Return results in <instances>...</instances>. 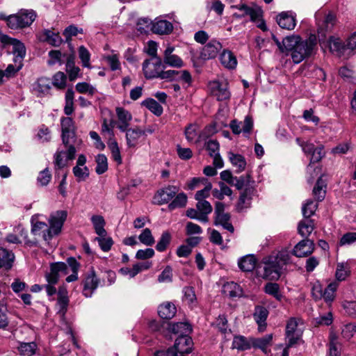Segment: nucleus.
Here are the masks:
<instances>
[{
	"mask_svg": "<svg viewBox=\"0 0 356 356\" xmlns=\"http://www.w3.org/2000/svg\"><path fill=\"white\" fill-rule=\"evenodd\" d=\"M316 44L315 35H311L305 40L299 35L286 36L284 41V47L287 49L286 54H290L293 62L298 64L312 56Z\"/></svg>",
	"mask_w": 356,
	"mask_h": 356,
	"instance_id": "f257e3e1",
	"label": "nucleus"
},
{
	"mask_svg": "<svg viewBox=\"0 0 356 356\" xmlns=\"http://www.w3.org/2000/svg\"><path fill=\"white\" fill-rule=\"evenodd\" d=\"M290 251L282 249L277 252H273L263 258L264 274L262 277L266 280H278L284 266L292 264Z\"/></svg>",
	"mask_w": 356,
	"mask_h": 356,
	"instance_id": "f03ea898",
	"label": "nucleus"
},
{
	"mask_svg": "<svg viewBox=\"0 0 356 356\" xmlns=\"http://www.w3.org/2000/svg\"><path fill=\"white\" fill-rule=\"evenodd\" d=\"M231 8L239 11V13H234L233 17L240 19L248 16L250 21L255 23L259 29L263 31L268 30L266 22L263 18L264 11L261 7L255 4L250 6L241 3L232 6Z\"/></svg>",
	"mask_w": 356,
	"mask_h": 356,
	"instance_id": "7ed1b4c3",
	"label": "nucleus"
},
{
	"mask_svg": "<svg viewBox=\"0 0 356 356\" xmlns=\"http://www.w3.org/2000/svg\"><path fill=\"white\" fill-rule=\"evenodd\" d=\"M37 17L33 10L22 9L15 15L6 17L0 15V19L6 21L9 28L18 29L28 27L32 24Z\"/></svg>",
	"mask_w": 356,
	"mask_h": 356,
	"instance_id": "20e7f679",
	"label": "nucleus"
},
{
	"mask_svg": "<svg viewBox=\"0 0 356 356\" xmlns=\"http://www.w3.org/2000/svg\"><path fill=\"white\" fill-rule=\"evenodd\" d=\"M193 342L188 334L179 335L175 340L173 347L167 350H158L154 356H185L192 351Z\"/></svg>",
	"mask_w": 356,
	"mask_h": 356,
	"instance_id": "39448f33",
	"label": "nucleus"
},
{
	"mask_svg": "<svg viewBox=\"0 0 356 356\" xmlns=\"http://www.w3.org/2000/svg\"><path fill=\"white\" fill-rule=\"evenodd\" d=\"M81 143V141L74 140H69V143H63L65 149H58L54 156L56 168H63L67 165L68 161L73 160L76 152V147Z\"/></svg>",
	"mask_w": 356,
	"mask_h": 356,
	"instance_id": "423d86ee",
	"label": "nucleus"
},
{
	"mask_svg": "<svg viewBox=\"0 0 356 356\" xmlns=\"http://www.w3.org/2000/svg\"><path fill=\"white\" fill-rule=\"evenodd\" d=\"M31 232L35 236H41L45 241H50L58 235L62 229L63 224H32Z\"/></svg>",
	"mask_w": 356,
	"mask_h": 356,
	"instance_id": "0eeeda50",
	"label": "nucleus"
},
{
	"mask_svg": "<svg viewBox=\"0 0 356 356\" xmlns=\"http://www.w3.org/2000/svg\"><path fill=\"white\" fill-rule=\"evenodd\" d=\"M164 69L165 65L160 57L146 59L143 63V71L145 78L147 79L159 78L161 70Z\"/></svg>",
	"mask_w": 356,
	"mask_h": 356,
	"instance_id": "6e6552de",
	"label": "nucleus"
},
{
	"mask_svg": "<svg viewBox=\"0 0 356 356\" xmlns=\"http://www.w3.org/2000/svg\"><path fill=\"white\" fill-rule=\"evenodd\" d=\"M208 88L211 95L218 101L228 100L231 93L229 90L228 83L225 80L216 79L209 82Z\"/></svg>",
	"mask_w": 356,
	"mask_h": 356,
	"instance_id": "1a4fd4ad",
	"label": "nucleus"
},
{
	"mask_svg": "<svg viewBox=\"0 0 356 356\" xmlns=\"http://www.w3.org/2000/svg\"><path fill=\"white\" fill-rule=\"evenodd\" d=\"M322 12L318 11L316 13L315 19L318 26V34L322 37H325L326 33L331 31L335 25L336 17L333 13H329L325 15L324 19L322 22H321L320 19L322 18Z\"/></svg>",
	"mask_w": 356,
	"mask_h": 356,
	"instance_id": "9d476101",
	"label": "nucleus"
},
{
	"mask_svg": "<svg viewBox=\"0 0 356 356\" xmlns=\"http://www.w3.org/2000/svg\"><path fill=\"white\" fill-rule=\"evenodd\" d=\"M314 250L315 244L314 240L303 238L293 247L290 254L299 258L307 257L311 255Z\"/></svg>",
	"mask_w": 356,
	"mask_h": 356,
	"instance_id": "9b49d317",
	"label": "nucleus"
},
{
	"mask_svg": "<svg viewBox=\"0 0 356 356\" xmlns=\"http://www.w3.org/2000/svg\"><path fill=\"white\" fill-rule=\"evenodd\" d=\"M67 273V264L64 262H56L51 264L50 272L45 275V278L48 283L56 284L60 276Z\"/></svg>",
	"mask_w": 356,
	"mask_h": 356,
	"instance_id": "f8f14e48",
	"label": "nucleus"
},
{
	"mask_svg": "<svg viewBox=\"0 0 356 356\" xmlns=\"http://www.w3.org/2000/svg\"><path fill=\"white\" fill-rule=\"evenodd\" d=\"M229 127L233 134L236 135L243 133L245 136H248L253 128L252 118L250 116L247 115L243 122H238L236 120H233L230 122Z\"/></svg>",
	"mask_w": 356,
	"mask_h": 356,
	"instance_id": "ddd939ff",
	"label": "nucleus"
},
{
	"mask_svg": "<svg viewBox=\"0 0 356 356\" xmlns=\"http://www.w3.org/2000/svg\"><path fill=\"white\" fill-rule=\"evenodd\" d=\"M62 141L69 143V140L81 141L75 134L74 122L71 118L66 117L61 119Z\"/></svg>",
	"mask_w": 356,
	"mask_h": 356,
	"instance_id": "4468645a",
	"label": "nucleus"
},
{
	"mask_svg": "<svg viewBox=\"0 0 356 356\" xmlns=\"http://www.w3.org/2000/svg\"><path fill=\"white\" fill-rule=\"evenodd\" d=\"M99 284V279L97 277L94 269L86 275L83 281V295L86 298H90Z\"/></svg>",
	"mask_w": 356,
	"mask_h": 356,
	"instance_id": "2eb2a0df",
	"label": "nucleus"
},
{
	"mask_svg": "<svg viewBox=\"0 0 356 356\" xmlns=\"http://www.w3.org/2000/svg\"><path fill=\"white\" fill-rule=\"evenodd\" d=\"M179 188L175 186H168L159 190L154 196V202L163 204L170 201L178 193Z\"/></svg>",
	"mask_w": 356,
	"mask_h": 356,
	"instance_id": "dca6fc26",
	"label": "nucleus"
},
{
	"mask_svg": "<svg viewBox=\"0 0 356 356\" xmlns=\"http://www.w3.org/2000/svg\"><path fill=\"white\" fill-rule=\"evenodd\" d=\"M276 21L283 29L293 30L296 25V16L291 11L280 13L277 15Z\"/></svg>",
	"mask_w": 356,
	"mask_h": 356,
	"instance_id": "f3484780",
	"label": "nucleus"
},
{
	"mask_svg": "<svg viewBox=\"0 0 356 356\" xmlns=\"http://www.w3.org/2000/svg\"><path fill=\"white\" fill-rule=\"evenodd\" d=\"M221 49V43L216 40H212L202 48L200 57L204 60L214 58Z\"/></svg>",
	"mask_w": 356,
	"mask_h": 356,
	"instance_id": "a211bd4d",
	"label": "nucleus"
},
{
	"mask_svg": "<svg viewBox=\"0 0 356 356\" xmlns=\"http://www.w3.org/2000/svg\"><path fill=\"white\" fill-rule=\"evenodd\" d=\"M175 47L168 46L163 53V64L172 67H181L184 66L182 59L177 55L173 54Z\"/></svg>",
	"mask_w": 356,
	"mask_h": 356,
	"instance_id": "6ab92c4d",
	"label": "nucleus"
},
{
	"mask_svg": "<svg viewBox=\"0 0 356 356\" xmlns=\"http://www.w3.org/2000/svg\"><path fill=\"white\" fill-rule=\"evenodd\" d=\"M269 312L264 306L257 305L254 307L253 318L258 325L259 332H264L266 328V320L268 316Z\"/></svg>",
	"mask_w": 356,
	"mask_h": 356,
	"instance_id": "aec40b11",
	"label": "nucleus"
},
{
	"mask_svg": "<svg viewBox=\"0 0 356 356\" xmlns=\"http://www.w3.org/2000/svg\"><path fill=\"white\" fill-rule=\"evenodd\" d=\"M124 132H126L127 145L130 148L135 147L138 145L140 138L145 134V131L139 127L127 128Z\"/></svg>",
	"mask_w": 356,
	"mask_h": 356,
	"instance_id": "412c9836",
	"label": "nucleus"
},
{
	"mask_svg": "<svg viewBox=\"0 0 356 356\" xmlns=\"http://www.w3.org/2000/svg\"><path fill=\"white\" fill-rule=\"evenodd\" d=\"M115 112L120 121L118 128L122 132H124L127 128L129 127L130 121L132 120V115L129 111L122 107H117Z\"/></svg>",
	"mask_w": 356,
	"mask_h": 356,
	"instance_id": "4be33fe9",
	"label": "nucleus"
},
{
	"mask_svg": "<svg viewBox=\"0 0 356 356\" xmlns=\"http://www.w3.org/2000/svg\"><path fill=\"white\" fill-rule=\"evenodd\" d=\"M172 30V23L165 19L155 21L151 27V31L153 33L159 35L169 34Z\"/></svg>",
	"mask_w": 356,
	"mask_h": 356,
	"instance_id": "5701e85b",
	"label": "nucleus"
},
{
	"mask_svg": "<svg viewBox=\"0 0 356 356\" xmlns=\"http://www.w3.org/2000/svg\"><path fill=\"white\" fill-rule=\"evenodd\" d=\"M329 47L330 51L339 57L343 56L348 51L346 44H344L339 38L333 36L329 39Z\"/></svg>",
	"mask_w": 356,
	"mask_h": 356,
	"instance_id": "b1692460",
	"label": "nucleus"
},
{
	"mask_svg": "<svg viewBox=\"0 0 356 356\" xmlns=\"http://www.w3.org/2000/svg\"><path fill=\"white\" fill-rule=\"evenodd\" d=\"M51 85V82L49 79L41 77L33 84V89L38 96L45 95L49 92Z\"/></svg>",
	"mask_w": 356,
	"mask_h": 356,
	"instance_id": "393cba45",
	"label": "nucleus"
},
{
	"mask_svg": "<svg viewBox=\"0 0 356 356\" xmlns=\"http://www.w3.org/2000/svg\"><path fill=\"white\" fill-rule=\"evenodd\" d=\"M326 188L327 184L326 181L323 179L322 177H320L313 188L312 194L316 202H322L326 194Z\"/></svg>",
	"mask_w": 356,
	"mask_h": 356,
	"instance_id": "a878e982",
	"label": "nucleus"
},
{
	"mask_svg": "<svg viewBox=\"0 0 356 356\" xmlns=\"http://www.w3.org/2000/svg\"><path fill=\"white\" fill-rule=\"evenodd\" d=\"M10 44L13 45V53L15 56L14 62L21 63L26 55V48L24 44L17 39H12Z\"/></svg>",
	"mask_w": 356,
	"mask_h": 356,
	"instance_id": "bb28decb",
	"label": "nucleus"
},
{
	"mask_svg": "<svg viewBox=\"0 0 356 356\" xmlns=\"http://www.w3.org/2000/svg\"><path fill=\"white\" fill-rule=\"evenodd\" d=\"M227 156L232 165L236 168V172L239 173L245 170L246 161L243 156L235 154L231 151L228 152Z\"/></svg>",
	"mask_w": 356,
	"mask_h": 356,
	"instance_id": "cd10ccee",
	"label": "nucleus"
},
{
	"mask_svg": "<svg viewBox=\"0 0 356 356\" xmlns=\"http://www.w3.org/2000/svg\"><path fill=\"white\" fill-rule=\"evenodd\" d=\"M221 64L229 70L235 69L237 65V60L234 54L229 50H223L220 55Z\"/></svg>",
	"mask_w": 356,
	"mask_h": 356,
	"instance_id": "c85d7f7f",
	"label": "nucleus"
},
{
	"mask_svg": "<svg viewBox=\"0 0 356 356\" xmlns=\"http://www.w3.org/2000/svg\"><path fill=\"white\" fill-rule=\"evenodd\" d=\"M257 262V260L253 254H248L238 260V265L241 270L250 272L254 269Z\"/></svg>",
	"mask_w": 356,
	"mask_h": 356,
	"instance_id": "c756f323",
	"label": "nucleus"
},
{
	"mask_svg": "<svg viewBox=\"0 0 356 356\" xmlns=\"http://www.w3.org/2000/svg\"><path fill=\"white\" fill-rule=\"evenodd\" d=\"M40 40L47 42L49 44L55 47L59 46L63 40L58 33H54V31L45 29L41 33L40 36Z\"/></svg>",
	"mask_w": 356,
	"mask_h": 356,
	"instance_id": "7c9ffc66",
	"label": "nucleus"
},
{
	"mask_svg": "<svg viewBox=\"0 0 356 356\" xmlns=\"http://www.w3.org/2000/svg\"><path fill=\"white\" fill-rule=\"evenodd\" d=\"M177 309L174 304L165 302L159 305L158 314L163 319H170L176 314Z\"/></svg>",
	"mask_w": 356,
	"mask_h": 356,
	"instance_id": "2f4dec72",
	"label": "nucleus"
},
{
	"mask_svg": "<svg viewBox=\"0 0 356 356\" xmlns=\"http://www.w3.org/2000/svg\"><path fill=\"white\" fill-rule=\"evenodd\" d=\"M350 266L348 262L338 263L335 272L336 282L345 280L350 275Z\"/></svg>",
	"mask_w": 356,
	"mask_h": 356,
	"instance_id": "473e14b6",
	"label": "nucleus"
},
{
	"mask_svg": "<svg viewBox=\"0 0 356 356\" xmlns=\"http://www.w3.org/2000/svg\"><path fill=\"white\" fill-rule=\"evenodd\" d=\"M338 287L339 282L334 281L330 283L323 290V298L327 304L330 305L334 300Z\"/></svg>",
	"mask_w": 356,
	"mask_h": 356,
	"instance_id": "72a5a7b5",
	"label": "nucleus"
},
{
	"mask_svg": "<svg viewBox=\"0 0 356 356\" xmlns=\"http://www.w3.org/2000/svg\"><path fill=\"white\" fill-rule=\"evenodd\" d=\"M232 346V348L237 349L238 350H248L252 346V339L248 340L243 336H236L233 339Z\"/></svg>",
	"mask_w": 356,
	"mask_h": 356,
	"instance_id": "f704fd0d",
	"label": "nucleus"
},
{
	"mask_svg": "<svg viewBox=\"0 0 356 356\" xmlns=\"http://www.w3.org/2000/svg\"><path fill=\"white\" fill-rule=\"evenodd\" d=\"M14 254L7 250L0 248V268L10 269L13 266Z\"/></svg>",
	"mask_w": 356,
	"mask_h": 356,
	"instance_id": "c9c22d12",
	"label": "nucleus"
},
{
	"mask_svg": "<svg viewBox=\"0 0 356 356\" xmlns=\"http://www.w3.org/2000/svg\"><path fill=\"white\" fill-rule=\"evenodd\" d=\"M264 292L274 297L277 301H281L284 296L280 291V285L275 282H268L265 284L264 288Z\"/></svg>",
	"mask_w": 356,
	"mask_h": 356,
	"instance_id": "e433bc0d",
	"label": "nucleus"
},
{
	"mask_svg": "<svg viewBox=\"0 0 356 356\" xmlns=\"http://www.w3.org/2000/svg\"><path fill=\"white\" fill-rule=\"evenodd\" d=\"M222 291L225 296L231 298H235L241 295V289L240 286L234 282H227L222 287Z\"/></svg>",
	"mask_w": 356,
	"mask_h": 356,
	"instance_id": "4c0bfd02",
	"label": "nucleus"
},
{
	"mask_svg": "<svg viewBox=\"0 0 356 356\" xmlns=\"http://www.w3.org/2000/svg\"><path fill=\"white\" fill-rule=\"evenodd\" d=\"M318 208V202L309 199L302 206V213L305 218L313 216Z\"/></svg>",
	"mask_w": 356,
	"mask_h": 356,
	"instance_id": "58836bf2",
	"label": "nucleus"
},
{
	"mask_svg": "<svg viewBox=\"0 0 356 356\" xmlns=\"http://www.w3.org/2000/svg\"><path fill=\"white\" fill-rule=\"evenodd\" d=\"M141 104L157 116H160L163 113V107L154 99L148 98L145 99L142 102Z\"/></svg>",
	"mask_w": 356,
	"mask_h": 356,
	"instance_id": "ea45409f",
	"label": "nucleus"
},
{
	"mask_svg": "<svg viewBox=\"0 0 356 356\" xmlns=\"http://www.w3.org/2000/svg\"><path fill=\"white\" fill-rule=\"evenodd\" d=\"M17 63L18 65L16 67L12 64H9L5 70H0V83L4 82V77L7 79L13 77L18 71H19L22 67V63Z\"/></svg>",
	"mask_w": 356,
	"mask_h": 356,
	"instance_id": "a19ab883",
	"label": "nucleus"
},
{
	"mask_svg": "<svg viewBox=\"0 0 356 356\" xmlns=\"http://www.w3.org/2000/svg\"><path fill=\"white\" fill-rule=\"evenodd\" d=\"M196 208L198 209V211H200L203 222L208 221V214L212 211L211 204L207 200L197 201Z\"/></svg>",
	"mask_w": 356,
	"mask_h": 356,
	"instance_id": "79ce46f5",
	"label": "nucleus"
},
{
	"mask_svg": "<svg viewBox=\"0 0 356 356\" xmlns=\"http://www.w3.org/2000/svg\"><path fill=\"white\" fill-rule=\"evenodd\" d=\"M66 71L68 73L70 81L75 80L79 75L80 69L79 67L75 66L74 58L72 56H69L67 59Z\"/></svg>",
	"mask_w": 356,
	"mask_h": 356,
	"instance_id": "37998d69",
	"label": "nucleus"
},
{
	"mask_svg": "<svg viewBox=\"0 0 356 356\" xmlns=\"http://www.w3.org/2000/svg\"><path fill=\"white\" fill-rule=\"evenodd\" d=\"M171 331L175 334H188L192 330L191 326L186 322H179L173 324L170 327Z\"/></svg>",
	"mask_w": 356,
	"mask_h": 356,
	"instance_id": "c03bdc74",
	"label": "nucleus"
},
{
	"mask_svg": "<svg viewBox=\"0 0 356 356\" xmlns=\"http://www.w3.org/2000/svg\"><path fill=\"white\" fill-rule=\"evenodd\" d=\"M58 295V297L57 302L60 307L59 313L64 315L67 312V306L69 304V298L67 296V291L65 289H63V290L60 289V290H59Z\"/></svg>",
	"mask_w": 356,
	"mask_h": 356,
	"instance_id": "a18cd8bd",
	"label": "nucleus"
},
{
	"mask_svg": "<svg viewBox=\"0 0 356 356\" xmlns=\"http://www.w3.org/2000/svg\"><path fill=\"white\" fill-rule=\"evenodd\" d=\"M37 345L34 342L20 343L18 350L22 355L31 356L35 354Z\"/></svg>",
	"mask_w": 356,
	"mask_h": 356,
	"instance_id": "49530a36",
	"label": "nucleus"
},
{
	"mask_svg": "<svg viewBox=\"0 0 356 356\" xmlns=\"http://www.w3.org/2000/svg\"><path fill=\"white\" fill-rule=\"evenodd\" d=\"M273 339V335L267 334L261 338L252 339V344L253 347L259 348L262 350H265L268 345H270Z\"/></svg>",
	"mask_w": 356,
	"mask_h": 356,
	"instance_id": "de8ad7c7",
	"label": "nucleus"
},
{
	"mask_svg": "<svg viewBox=\"0 0 356 356\" xmlns=\"http://www.w3.org/2000/svg\"><path fill=\"white\" fill-rule=\"evenodd\" d=\"M175 197V199L168 205L170 210L181 208L186 206L187 203V196L185 193H180Z\"/></svg>",
	"mask_w": 356,
	"mask_h": 356,
	"instance_id": "09e8293b",
	"label": "nucleus"
},
{
	"mask_svg": "<svg viewBox=\"0 0 356 356\" xmlns=\"http://www.w3.org/2000/svg\"><path fill=\"white\" fill-rule=\"evenodd\" d=\"M171 239V234L168 232L162 233L161 238L156 245V250L161 252H164L170 243Z\"/></svg>",
	"mask_w": 356,
	"mask_h": 356,
	"instance_id": "8fccbe9b",
	"label": "nucleus"
},
{
	"mask_svg": "<svg viewBox=\"0 0 356 356\" xmlns=\"http://www.w3.org/2000/svg\"><path fill=\"white\" fill-rule=\"evenodd\" d=\"M108 147L111 152L113 160L116 161L118 164H121L122 160L118 143L115 140L110 139L108 143Z\"/></svg>",
	"mask_w": 356,
	"mask_h": 356,
	"instance_id": "3c124183",
	"label": "nucleus"
},
{
	"mask_svg": "<svg viewBox=\"0 0 356 356\" xmlns=\"http://www.w3.org/2000/svg\"><path fill=\"white\" fill-rule=\"evenodd\" d=\"M197 129L198 127L195 124H189L186 127L184 134L188 142H197V140H196L197 136Z\"/></svg>",
	"mask_w": 356,
	"mask_h": 356,
	"instance_id": "603ef678",
	"label": "nucleus"
},
{
	"mask_svg": "<svg viewBox=\"0 0 356 356\" xmlns=\"http://www.w3.org/2000/svg\"><path fill=\"white\" fill-rule=\"evenodd\" d=\"M95 171L98 175L104 173L108 170L107 158L104 154H98L96 157Z\"/></svg>",
	"mask_w": 356,
	"mask_h": 356,
	"instance_id": "864d4df0",
	"label": "nucleus"
},
{
	"mask_svg": "<svg viewBox=\"0 0 356 356\" xmlns=\"http://www.w3.org/2000/svg\"><path fill=\"white\" fill-rule=\"evenodd\" d=\"M72 172L78 181H85L89 177V169L86 166L75 165Z\"/></svg>",
	"mask_w": 356,
	"mask_h": 356,
	"instance_id": "5fc2aeb1",
	"label": "nucleus"
},
{
	"mask_svg": "<svg viewBox=\"0 0 356 356\" xmlns=\"http://www.w3.org/2000/svg\"><path fill=\"white\" fill-rule=\"evenodd\" d=\"M78 33H83V29L72 24L65 29L63 35L65 38V41L70 42L72 37L76 36Z\"/></svg>",
	"mask_w": 356,
	"mask_h": 356,
	"instance_id": "6e6d98bb",
	"label": "nucleus"
},
{
	"mask_svg": "<svg viewBox=\"0 0 356 356\" xmlns=\"http://www.w3.org/2000/svg\"><path fill=\"white\" fill-rule=\"evenodd\" d=\"M154 22L149 18H140L137 22V29L141 33H147L151 31V27Z\"/></svg>",
	"mask_w": 356,
	"mask_h": 356,
	"instance_id": "4d7b16f0",
	"label": "nucleus"
},
{
	"mask_svg": "<svg viewBox=\"0 0 356 356\" xmlns=\"http://www.w3.org/2000/svg\"><path fill=\"white\" fill-rule=\"evenodd\" d=\"M79 56L81 60L83 67L88 68L91 67L90 63V54L84 46H81L79 48Z\"/></svg>",
	"mask_w": 356,
	"mask_h": 356,
	"instance_id": "13d9d810",
	"label": "nucleus"
},
{
	"mask_svg": "<svg viewBox=\"0 0 356 356\" xmlns=\"http://www.w3.org/2000/svg\"><path fill=\"white\" fill-rule=\"evenodd\" d=\"M66 75L62 72H58L53 76L51 83L58 89H63L66 86Z\"/></svg>",
	"mask_w": 356,
	"mask_h": 356,
	"instance_id": "bf43d9fd",
	"label": "nucleus"
},
{
	"mask_svg": "<svg viewBox=\"0 0 356 356\" xmlns=\"http://www.w3.org/2000/svg\"><path fill=\"white\" fill-rule=\"evenodd\" d=\"M138 239L142 243L147 246H150L154 243V238L150 229L148 228L145 229L142 232V233L138 236Z\"/></svg>",
	"mask_w": 356,
	"mask_h": 356,
	"instance_id": "052dcab7",
	"label": "nucleus"
},
{
	"mask_svg": "<svg viewBox=\"0 0 356 356\" xmlns=\"http://www.w3.org/2000/svg\"><path fill=\"white\" fill-rule=\"evenodd\" d=\"M37 138L42 143L49 142L51 136L49 128L42 124L38 130Z\"/></svg>",
	"mask_w": 356,
	"mask_h": 356,
	"instance_id": "680f3d73",
	"label": "nucleus"
},
{
	"mask_svg": "<svg viewBox=\"0 0 356 356\" xmlns=\"http://www.w3.org/2000/svg\"><path fill=\"white\" fill-rule=\"evenodd\" d=\"M75 88L76 91L79 93H88L92 95L97 92V90L95 87L86 82L78 83H76Z\"/></svg>",
	"mask_w": 356,
	"mask_h": 356,
	"instance_id": "e2e57ef3",
	"label": "nucleus"
},
{
	"mask_svg": "<svg viewBox=\"0 0 356 356\" xmlns=\"http://www.w3.org/2000/svg\"><path fill=\"white\" fill-rule=\"evenodd\" d=\"M205 186L203 189L196 192L195 199L197 201L205 200V198L208 197L210 195V191L212 188V184L210 182L204 184Z\"/></svg>",
	"mask_w": 356,
	"mask_h": 356,
	"instance_id": "0e129e2a",
	"label": "nucleus"
},
{
	"mask_svg": "<svg viewBox=\"0 0 356 356\" xmlns=\"http://www.w3.org/2000/svg\"><path fill=\"white\" fill-rule=\"evenodd\" d=\"M205 148L207 151H208L210 156H213L216 154H218L220 145L218 142L216 140H209L205 143Z\"/></svg>",
	"mask_w": 356,
	"mask_h": 356,
	"instance_id": "69168bd1",
	"label": "nucleus"
},
{
	"mask_svg": "<svg viewBox=\"0 0 356 356\" xmlns=\"http://www.w3.org/2000/svg\"><path fill=\"white\" fill-rule=\"evenodd\" d=\"M342 307L346 314L350 316H356V301L344 300L342 302Z\"/></svg>",
	"mask_w": 356,
	"mask_h": 356,
	"instance_id": "338daca9",
	"label": "nucleus"
},
{
	"mask_svg": "<svg viewBox=\"0 0 356 356\" xmlns=\"http://www.w3.org/2000/svg\"><path fill=\"white\" fill-rule=\"evenodd\" d=\"M176 149L177 154L180 159L186 161L193 157V154L191 149L182 147L180 145H177Z\"/></svg>",
	"mask_w": 356,
	"mask_h": 356,
	"instance_id": "774afa93",
	"label": "nucleus"
}]
</instances>
